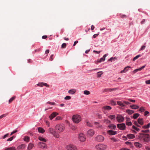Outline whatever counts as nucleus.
Listing matches in <instances>:
<instances>
[{"label":"nucleus","instance_id":"obj_1","mask_svg":"<svg viewBox=\"0 0 150 150\" xmlns=\"http://www.w3.org/2000/svg\"><path fill=\"white\" fill-rule=\"evenodd\" d=\"M138 137L140 140L144 142H148L150 139L149 134H146L140 133Z\"/></svg>","mask_w":150,"mask_h":150},{"label":"nucleus","instance_id":"obj_2","mask_svg":"<svg viewBox=\"0 0 150 150\" xmlns=\"http://www.w3.org/2000/svg\"><path fill=\"white\" fill-rule=\"evenodd\" d=\"M56 130L59 133L63 132L65 129L64 126L63 124L57 125L55 127Z\"/></svg>","mask_w":150,"mask_h":150},{"label":"nucleus","instance_id":"obj_3","mask_svg":"<svg viewBox=\"0 0 150 150\" xmlns=\"http://www.w3.org/2000/svg\"><path fill=\"white\" fill-rule=\"evenodd\" d=\"M72 120L74 122L78 123L81 121V117L78 115H74L72 116Z\"/></svg>","mask_w":150,"mask_h":150},{"label":"nucleus","instance_id":"obj_4","mask_svg":"<svg viewBox=\"0 0 150 150\" xmlns=\"http://www.w3.org/2000/svg\"><path fill=\"white\" fill-rule=\"evenodd\" d=\"M95 139L97 142H102L104 141V138L103 136L101 135H98L95 137Z\"/></svg>","mask_w":150,"mask_h":150},{"label":"nucleus","instance_id":"obj_5","mask_svg":"<svg viewBox=\"0 0 150 150\" xmlns=\"http://www.w3.org/2000/svg\"><path fill=\"white\" fill-rule=\"evenodd\" d=\"M96 148L99 150H105L107 148V146L103 144L96 145L95 146Z\"/></svg>","mask_w":150,"mask_h":150},{"label":"nucleus","instance_id":"obj_6","mask_svg":"<svg viewBox=\"0 0 150 150\" xmlns=\"http://www.w3.org/2000/svg\"><path fill=\"white\" fill-rule=\"evenodd\" d=\"M117 127L120 130H124L126 127L125 124L124 123L117 124Z\"/></svg>","mask_w":150,"mask_h":150},{"label":"nucleus","instance_id":"obj_7","mask_svg":"<svg viewBox=\"0 0 150 150\" xmlns=\"http://www.w3.org/2000/svg\"><path fill=\"white\" fill-rule=\"evenodd\" d=\"M66 149L67 150H76V147L73 145H69L66 146Z\"/></svg>","mask_w":150,"mask_h":150},{"label":"nucleus","instance_id":"obj_8","mask_svg":"<svg viewBox=\"0 0 150 150\" xmlns=\"http://www.w3.org/2000/svg\"><path fill=\"white\" fill-rule=\"evenodd\" d=\"M79 139L80 141L83 142L86 140V137L84 134L83 133H80L79 134Z\"/></svg>","mask_w":150,"mask_h":150},{"label":"nucleus","instance_id":"obj_9","mask_svg":"<svg viewBox=\"0 0 150 150\" xmlns=\"http://www.w3.org/2000/svg\"><path fill=\"white\" fill-rule=\"evenodd\" d=\"M116 119L118 122H121L123 121L124 118L122 115H118L116 117Z\"/></svg>","mask_w":150,"mask_h":150},{"label":"nucleus","instance_id":"obj_10","mask_svg":"<svg viewBox=\"0 0 150 150\" xmlns=\"http://www.w3.org/2000/svg\"><path fill=\"white\" fill-rule=\"evenodd\" d=\"M38 145L40 148L43 149H46L47 148V145L44 143L40 142L38 143Z\"/></svg>","mask_w":150,"mask_h":150},{"label":"nucleus","instance_id":"obj_11","mask_svg":"<svg viewBox=\"0 0 150 150\" xmlns=\"http://www.w3.org/2000/svg\"><path fill=\"white\" fill-rule=\"evenodd\" d=\"M107 133L110 135H115L117 134V132L115 131H113L111 130L107 131Z\"/></svg>","mask_w":150,"mask_h":150},{"label":"nucleus","instance_id":"obj_12","mask_svg":"<svg viewBox=\"0 0 150 150\" xmlns=\"http://www.w3.org/2000/svg\"><path fill=\"white\" fill-rule=\"evenodd\" d=\"M94 134V131L93 129H90L87 131L88 135L89 136H92Z\"/></svg>","mask_w":150,"mask_h":150},{"label":"nucleus","instance_id":"obj_13","mask_svg":"<svg viewBox=\"0 0 150 150\" xmlns=\"http://www.w3.org/2000/svg\"><path fill=\"white\" fill-rule=\"evenodd\" d=\"M37 85L38 86H40V87H42L43 86H45L47 87H49V85L46 83L43 82L39 83L37 84Z\"/></svg>","mask_w":150,"mask_h":150},{"label":"nucleus","instance_id":"obj_14","mask_svg":"<svg viewBox=\"0 0 150 150\" xmlns=\"http://www.w3.org/2000/svg\"><path fill=\"white\" fill-rule=\"evenodd\" d=\"M58 113L57 112H53L52 113L49 117L50 119L52 120L53 118L58 115Z\"/></svg>","mask_w":150,"mask_h":150},{"label":"nucleus","instance_id":"obj_15","mask_svg":"<svg viewBox=\"0 0 150 150\" xmlns=\"http://www.w3.org/2000/svg\"><path fill=\"white\" fill-rule=\"evenodd\" d=\"M108 127L109 129L115 130L116 129V126L114 124H110L108 125Z\"/></svg>","mask_w":150,"mask_h":150},{"label":"nucleus","instance_id":"obj_16","mask_svg":"<svg viewBox=\"0 0 150 150\" xmlns=\"http://www.w3.org/2000/svg\"><path fill=\"white\" fill-rule=\"evenodd\" d=\"M146 66V65H144V66H142L141 67H140V68H139L137 69H135L133 71V73H135L137 72V71H141L142 69H144L145 67Z\"/></svg>","mask_w":150,"mask_h":150},{"label":"nucleus","instance_id":"obj_17","mask_svg":"<svg viewBox=\"0 0 150 150\" xmlns=\"http://www.w3.org/2000/svg\"><path fill=\"white\" fill-rule=\"evenodd\" d=\"M25 145L24 144H22L18 146L17 148V149L18 150L23 149L25 148Z\"/></svg>","mask_w":150,"mask_h":150},{"label":"nucleus","instance_id":"obj_18","mask_svg":"<svg viewBox=\"0 0 150 150\" xmlns=\"http://www.w3.org/2000/svg\"><path fill=\"white\" fill-rule=\"evenodd\" d=\"M106 57V54H104L103 57L101 58L100 60L98 59L97 61V62L100 63L104 61L105 60V58Z\"/></svg>","mask_w":150,"mask_h":150},{"label":"nucleus","instance_id":"obj_19","mask_svg":"<svg viewBox=\"0 0 150 150\" xmlns=\"http://www.w3.org/2000/svg\"><path fill=\"white\" fill-rule=\"evenodd\" d=\"M137 121L139 124L142 125L144 124L143 119V118H138Z\"/></svg>","mask_w":150,"mask_h":150},{"label":"nucleus","instance_id":"obj_20","mask_svg":"<svg viewBox=\"0 0 150 150\" xmlns=\"http://www.w3.org/2000/svg\"><path fill=\"white\" fill-rule=\"evenodd\" d=\"M131 68L130 66H127L125 67L124 68L123 70L121 71L120 72V73H123L126 72L128 70V69H127V68Z\"/></svg>","mask_w":150,"mask_h":150},{"label":"nucleus","instance_id":"obj_21","mask_svg":"<svg viewBox=\"0 0 150 150\" xmlns=\"http://www.w3.org/2000/svg\"><path fill=\"white\" fill-rule=\"evenodd\" d=\"M127 137L129 139H133L135 137V136L134 134H127Z\"/></svg>","mask_w":150,"mask_h":150},{"label":"nucleus","instance_id":"obj_22","mask_svg":"<svg viewBox=\"0 0 150 150\" xmlns=\"http://www.w3.org/2000/svg\"><path fill=\"white\" fill-rule=\"evenodd\" d=\"M130 107L132 109H138L139 108V107L137 105H130Z\"/></svg>","mask_w":150,"mask_h":150},{"label":"nucleus","instance_id":"obj_23","mask_svg":"<svg viewBox=\"0 0 150 150\" xmlns=\"http://www.w3.org/2000/svg\"><path fill=\"white\" fill-rule=\"evenodd\" d=\"M111 107L109 106H105L103 107V109H104L105 110H109L111 109Z\"/></svg>","mask_w":150,"mask_h":150},{"label":"nucleus","instance_id":"obj_24","mask_svg":"<svg viewBox=\"0 0 150 150\" xmlns=\"http://www.w3.org/2000/svg\"><path fill=\"white\" fill-rule=\"evenodd\" d=\"M134 111L129 110V109H127L126 110V112L129 115H131L134 113Z\"/></svg>","mask_w":150,"mask_h":150},{"label":"nucleus","instance_id":"obj_25","mask_svg":"<svg viewBox=\"0 0 150 150\" xmlns=\"http://www.w3.org/2000/svg\"><path fill=\"white\" fill-rule=\"evenodd\" d=\"M33 146L34 145L33 144L31 143H30L28 146L27 149L28 150H30L33 148Z\"/></svg>","mask_w":150,"mask_h":150},{"label":"nucleus","instance_id":"obj_26","mask_svg":"<svg viewBox=\"0 0 150 150\" xmlns=\"http://www.w3.org/2000/svg\"><path fill=\"white\" fill-rule=\"evenodd\" d=\"M4 150H16V148L14 146H12L6 148Z\"/></svg>","mask_w":150,"mask_h":150},{"label":"nucleus","instance_id":"obj_27","mask_svg":"<svg viewBox=\"0 0 150 150\" xmlns=\"http://www.w3.org/2000/svg\"><path fill=\"white\" fill-rule=\"evenodd\" d=\"M39 132L43 133L45 132V130L42 128L39 127L38 129Z\"/></svg>","mask_w":150,"mask_h":150},{"label":"nucleus","instance_id":"obj_28","mask_svg":"<svg viewBox=\"0 0 150 150\" xmlns=\"http://www.w3.org/2000/svg\"><path fill=\"white\" fill-rule=\"evenodd\" d=\"M49 131L50 133L52 134H54L55 133V131L52 128H49Z\"/></svg>","mask_w":150,"mask_h":150},{"label":"nucleus","instance_id":"obj_29","mask_svg":"<svg viewBox=\"0 0 150 150\" xmlns=\"http://www.w3.org/2000/svg\"><path fill=\"white\" fill-rule=\"evenodd\" d=\"M76 91V90L75 89H72L68 91V93L71 94H73Z\"/></svg>","mask_w":150,"mask_h":150},{"label":"nucleus","instance_id":"obj_30","mask_svg":"<svg viewBox=\"0 0 150 150\" xmlns=\"http://www.w3.org/2000/svg\"><path fill=\"white\" fill-rule=\"evenodd\" d=\"M150 127V123H149L147 125H144L142 127V128L146 129L149 128Z\"/></svg>","mask_w":150,"mask_h":150},{"label":"nucleus","instance_id":"obj_31","mask_svg":"<svg viewBox=\"0 0 150 150\" xmlns=\"http://www.w3.org/2000/svg\"><path fill=\"white\" fill-rule=\"evenodd\" d=\"M38 139L40 141H42V142H46V140L45 139L40 136L38 137Z\"/></svg>","mask_w":150,"mask_h":150},{"label":"nucleus","instance_id":"obj_32","mask_svg":"<svg viewBox=\"0 0 150 150\" xmlns=\"http://www.w3.org/2000/svg\"><path fill=\"white\" fill-rule=\"evenodd\" d=\"M139 115V113H135L133 115L132 118L135 119H137Z\"/></svg>","mask_w":150,"mask_h":150},{"label":"nucleus","instance_id":"obj_33","mask_svg":"<svg viewBox=\"0 0 150 150\" xmlns=\"http://www.w3.org/2000/svg\"><path fill=\"white\" fill-rule=\"evenodd\" d=\"M134 145L137 147H141L142 146V145L138 142H135L134 143Z\"/></svg>","mask_w":150,"mask_h":150},{"label":"nucleus","instance_id":"obj_34","mask_svg":"<svg viewBox=\"0 0 150 150\" xmlns=\"http://www.w3.org/2000/svg\"><path fill=\"white\" fill-rule=\"evenodd\" d=\"M117 103L118 105L121 107H125V105L121 101H117Z\"/></svg>","mask_w":150,"mask_h":150},{"label":"nucleus","instance_id":"obj_35","mask_svg":"<svg viewBox=\"0 0 150 150\" xmlns=\"http://www.w3.org/2000/svg\"><path fill=\"white\" fill-rule=\"evenodd\" d=\"M30 140V137L28 136L25 137L24 138V141L28 142H29Z\"/></svg>","mask_w":150,"mask_h":150},{"label":"nucleus","instance_id":"obj_36","mask_svg":"<svg viewBox=\"0 0 150 150\" xmlns=\"http://www.w3.org/2000/svg\"><path fill=\"white\" fill-rule=\"evenodd\" d=\"M16 98L15 96H13L11 98L8 100L9 103H11Z\"/></svg>","mask_w":150,"mask_h":150},{"label":"nucleus","instance_id":"obj_37","mask_svg":"<svg viewBox=\"0 0 150 150\" xmlns=\"http://www.w3.org/2000/svg\"><path fill=\"white\" fill-rule=\"evenodd\" d=\"M108 117L111 120H112L115 118V115H110L108 116Z\"/></svg>","mask_w":150,"mask_h":150},{"label":"nucleus","instance_id":"obj_38","mask_svg":"<svg viewBox=\"0 0 150 150\" xmlns=\"http://www.w3.org/2000/svg\"><path fill=\"white\" fill-rule=\"evenodd\" d=\"M103 73L102 71H99L97 72V77L99 78L101 77V75Z\"/></svg>","mask_w":150,"mask_h":150},{"label":"nucleus","instance_id":"obj_39","mask_svg":"<svg viewBox=\"0 0 150 150\" xmlns=\"http://www.w3.org/2000/svg\"><path fill=\"white\" fill-rule=\"evenodd\" d=\"M84 94L85 95H89L90 94V92L89 91H87V90H85L83 91Z\"/></svg>","mask_w":150,"mask_h":150},{"label":"nucleus","instance_id":"obj_40","mask_svg":"<svg viewBox=\"0 0 150 150\" xmlns=\"http://www.w3.org/2000/svg\"><path fill=\"white\" fill-rule=\"evenodd\" d=\"M110 103L112 105H116V102L113 100H111Z\"/></svg>","mask_w":150,"mask_h":150},{"label":"nucleus","instance_id":"obj_41","mask_svg":"<svg viewBox=\"0 0 150 150\" xmlns=\"http://www.w3.org/2000/svg\"><path fill=\"white\" fill-rule=\"evenodd\" d=\"M126 125L128 126H131L132 125V123L131 122H126Z\"/></svg>","mask_w":150,"mask_h":150},{"label":"nucleus","instance_id":"obj_42","mask_svg":"<svg viewBox=\"0 0 150 150\" xmlns=\"http://www.w3.org/2000/svg\"><path fill=\"white\" fill-rule=\"evenodd\" d=\"M132 128L133 129H134L135 130H136L137 131H139L140 130L137 127H135L134 125H133L132 126Z\"/></svg>","mask_w":150,"mask_h":150},{"label":"nucleus","instance_id":"obj_43","mask_svg":"<svg viewBox=\"0 0 150 150\" xmlns=\"http://www.w3.org/2000/svg\"><path fill=\"white\" fill-rule=\"evenodd\" d=\"M134 124L138 127H140V126L139 125L138 121L137 122L136 121H134Z\"/></svg>","mask_w":150,"mask_h":150},{"label":"nucleus","instance_id":"obj_44","mask_svg":"<svg viewBox=\"0 0 150 150\" xmlns=\"http://www.w3.org/2000/svg\"><path fill=\"white\" fill-rule=\"evenodd\" d=\"M140 56H141V55L140 54L136 56V57H134V58L133 59V61H134L136 59H138L139 57Z\"/></svg>","mask_w":150,"mask_h":150},{"label":"nucleus","instance_id":"obj_45","mask_svg":"<svg viewBox=\"0 0 150 150\" xmlns=\"http://www.w3.org/2000/svg\"><path fill=\"white\" fill-rule=\"evenodd\" d=\"M110 139L111 140L113 141V142H117V140L114 138H110Z\"/></svg>","mask_w":150,"mask_h":150},{"label":"nucleus","instance_id":"obj_46","mask_svg":"<svg viewBox=\"0 0 150 150\" xmlns=\"http://www.w3.org/2000/svg\"><path fill=\"white\" fill-rule=\"evenodd\" d=\"M7 115V113H5L1 115V116H0V119L2 118L3 117H5Z\"/></svg>","mask_w":150,"mask_h":150},{"label":"nucleus","instance_id":"obj_47","mask_svg":"<svg viewBox=\"0 0 150 150\" xmlns=\"http://www.w3.org/2000/svg\"><path fill=\"white\" fill-rule=\"evenodd\" d=\"M14 138V136H13L12 137H11L10 138L8 139L7 140V141H11L13 140Z\"/></svg>","mask_w":150,"mask_h":150},{"label":"nucleus","instance_id":"obj_48","mask_svg":"<svg viewBox=\"0 0 150 150\" xmlns=\"http://www.w3.org/2000/svg\"><path fill=\"white\" fill-rule=\"evenodd\" d=\"M71 97L68 96H66L65 98L64 99L66 100H69L71 99Z\"/></svg>","mask_w":150,"mask_h":150},{"label":"nucleus","instance_id":"obj_49","mask_svg":"<svg viewBox=\"0 0 150 150\" xmlns=\"http://www.w3.org/2000/svg\"><path fill=\"white\" fill-rule=\"evenodd\" d=\"M144 108L143 107H141L139 110V111H141V112H144Z\"/></svg>","mask_w":150,"mask_h":150},{"label":"nucleus","instance_id":"obj_50","mask_svg":"<svg viewBox=\"0 0 150 150\" xmlns=\"http://www.w3.org/2000/svg\"><path fill=\"white\" fill-rule=\"evenodd\" d=\"M110 88H105L103 92H108L109 91L110 92Z\"/></svg>","mask_w":150,"mask_h":150},{"label":"nucleus","instance_id":"obj_51","mask_svg":"<svg viewBox=\"0 0 150 150\" xmlns=\"http://www.w3.org/2000/svg\"><path fill=\"white\" fill-rule=\"evenodd\" d=\"M141 132L144 133H149V129L145 130H142L141 131Z\"/></svg>","mask_w":150,"mask_h":150},{"label":"nucleus","instance_id":"obj_52","mask_svg":"<svg viewBox=\"0 0 150 150\" xmlns=\"http://www.w3.org/2000/svg\"><path fill=\"white\" fill-rule=\"evenodd\" d=\"M53 134H54V136L57 138H58L59 137V135L58 134L56 133L55 132V133Z\"/></svg>","mask_w":150,"mask_h":150},{"label":"nucleus","instance_id":"obj_53","mask_svg":"<svg viewBox=\"0 0 150 150\" xmlns=\"http://www.w3.org/2000/svg\"><path fill=\"white\" fill-rule=\"evenodd\" d=\"M47 103L52 105H54L55 104V103L54 102H51L49 101Z\"/></svg>","mask_w":150,"mask_h":150},{"label":"nucleus","instance_id":"obj_54","mask_svg":"<svg viewBox=\"0 0 150 150\" xmlns=\"http://www.w3.org/2000/svg\"><path fill=\"white\" fill-rule=\"evenodd\" d=\"M66 44L65 43H63L62 44L61 47L62 48H64L66 47Z\"/></svg>","mask_w":150,"mask_h":150},{"label":"nucleus","instance_id":"obj_55","mask_svg":"<svg viewBox=\"0 0 150 150\" xmlns=\"http://www.w3.org/2000/svg\"><path fill=\"white\" fill-rule=\"evenodd\" d=\"M17 132H18V131L17 130H14L11 133L10 135L11 136L13 134Z\"/></svg>","mask_w":150,"mask_h":150},{"label":"nucleus","instance_id":"obj_56","mask_svg":"<svg viewBox=\"0 0 150 150\" xmlns=\"http://www.w3.org/2000/svg\"><path fill=\"white\" fill-rule=\"evenodd\" d=\"M118 89V88H110V92H111L113 91H114L115 90H116Z\"/></svg>","mask_w":150,"mask_h":150},{"label":"nucleus","instance_id":"obj_57","mask_svg":"<svg viewBox=\"0 0 150 150\" xmlns=\"http://www.w3.org/2000/svg\"><path fill=\"white\" fill-rule=\"evenodd\" d=\"M121 17L122 18H126L127 17L125 15H121Z\"/></svg>","mask_w":150,"mask_h":150},{"label":"nucleus","instance_id":"obj_58","mask_svg":"<svg viewBox=\"0 0 150 150\" xmlns=\"http://www.w3.org/2000/svg\"><path fill=\"white\" fill-rule=\"evenodd\" d=\"M8 135V133L4 135L3 137H2L3 139H4L6 137H7Z\"/></svg>","mask_w":150,"mask_h":150},{"label":"nucleus","instance_id":"obj_59","mask_svg":"<svg viewBox=\"0 0 150 150\" xmlns=\"http://www.w3.org/2000/svg\"><path fill=\"white\" fill-rule=\"evenodd\" d=\"M146 47V46L145 45H143L141 47V48L140 49V50H142L145 49Z\"/></svg>","mask_w":150,"mask_h":150},{"label":"nucleus","instance_id":"obj_60","mask_svg":"<svg viewBox=\"0 0 150 150\" xmlns=\"http://www.w3.org/2000/svg\"><path fill=\"white\" fill-rule=\"evenodd\" d=\"M53 54H52L51 55V56L50 58V59H49V60L50 61H52L53 60Z\"/></svg>","mask_w":150,"mask_h":150},{"label":"nucleus","instance_id":"obj_61","mask_svg":"<svg viewBox=\"0 0 150 150\" xmlns=\"http://www.w3.org/2000/svg\"><path fill=\"white\" fill-rule=\"evenodd\" d=\"M61 117L60 116H57L55 118L56 120H59L61 119Z\"/></svg>","mask_w":150,"mask_h":150},{"label":"nucleus","instance_id":"obj_62","mask_svg":"<svg viewBox=\"0 0 150 150\" xmlns=\"http://www.w3.org/2000/svg\"><path fill=\"white\" fill-rule=\"evenodd\" d=\"M87 126L89 127H92V125L89 122H87Z\"/></svg>","mask_w":150,"mask_h":150},{"label":"nucleus","instance_id":"obj_63","mask_svg":"<svg viewBox=\"0 0 150 150\" xmlns=\"http://www.w3.org/2000/svg\"><path fill=\"white\" fill-rule=\"evenodd\" d=\"M146 83L147 84H150V79L146 81Z\"/></svg>","mask_w":150,"mask_h":150},{"label":"nucleus","instance_id":"obj_64","mask_svg":"<svg viewBox=\"0 0 150 150\" xmlns=\"http://www.w3.org/2000/svg\"><path fill=\"white\" fill-rule=\"evenodd\" d=\"M104 122H106L107 123L108 122L110 123L111 122V121L110 120L107 119H105L104 120Z\"/></svg>","mask_w":150,"mask_h":150}]
</instances>
